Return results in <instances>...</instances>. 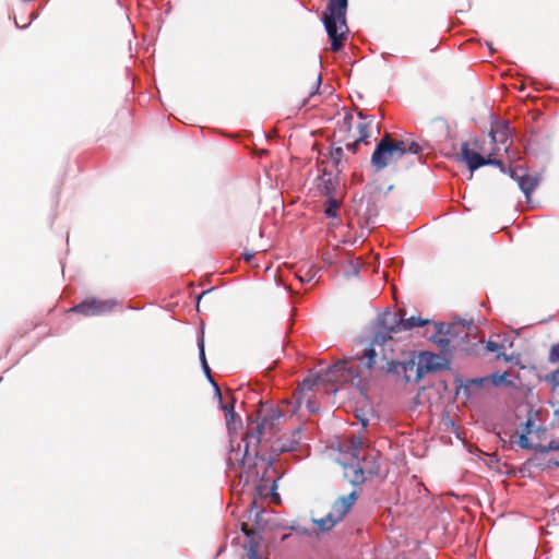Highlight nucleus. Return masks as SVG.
I'll list each match as a JSON object with an SVG mask.
<instances>
[{
  "label": "nucleus",
  "mask_w": 559,
  "mask_h": 559,
  "mask_svg": "<svg viewBox=\"0 0 559 559\" xmlns=\"http://www.w3.org/2000/svg\"><path fill=\"white\" fill-rule=\"evenodd\" d=\"M508 377V373H495L491 376V380L496 385H500L506 382V379Z\"/></svg>",
  "instance_id": "nucleus-27"
},
{
  "label": "nucleus",
  "mask_w": 559,
  "mask_h": 559,
  "mask_svg": "<svg viewBox=\"0 0 559 559\" xmlns=\"http://www.w3.org/2000/svg\"><path fill=\"white\" fill-rule=\"evenodd\" d=\"M359 272V267L357 264L349 262L348 263V270L345 271V275L349 277L350 275H357Z\"/></svg>",
  "instance_id": "nucleus-29"
},
{
  "label": "nucleus",
  "mask_w": 559,
  "mask_h": 559,
  "mask_svg": "<svg viewBox=\"0 0 559 559\" xmlns=\"http://www.w3.org/2000/svg\"><path fill=\"white\" fill-rule=\"evenodd\" d=\"M307 407L311 411V412H316V409L313 407H310V400L308 399L307 400Z\"/></svg>",
  "instance_id": "nucleus-33"
},
{
  "label": "nucleus",
  "mask_w": 559,
  "mask_h": 559,
  "mask_svg": "<svg viewBox=\"0 0 559 559\" xmlns=\"http://www.w3.org/2000/svg\"><path fill=\"white\" fill-rule=\"evenodd\" d=\"M547 433L546 428L536 426L531 418L524 424L521 433L519 435L518 444L522 449H535L540 453L549 451H559V440H550L547 444H543L542 440Z\"/></svg>",
  "instance_id": "nucleus-10"
},
{
  "label": "nucleus",
  "mask_w": 559,
  "mask_h": 559,
  "mask_svg": "<svg viewBox=\"0 0 559 559\" xmlns=\"http://www.w3.org/2000/svg\"><path fill=\"white\" fill-rule=\"evenodd\" d=\"M518 182L520 189L525 193V195L528 198L530 194L534 191V189L538 185V179L534 176L530 175H521L518 177Z\"/></svg>",
  "instance_id": "nucleus-19"
},
{
  "label": "nucleus",
  "mask_w": 559,
  "mask_h": 559,
  "mask_svg": "<svg viewBox=\"0 0 559 559\" xmlns=\"http://www.w3.org/2000/svg\"><path fill=\"white\" fill-rule=\"evenodd\" d=\"M423 146L413 140H395L385 133L378 142L371 155V166L376 171H381L388 166L397 163L407 154L421 155Z\"/></svg>",
  "instance_id": "nucleus-3"
},
{
  "label": "nucleus",
  "mask_w": 559,
  "mask_h": 559,
  "mask_svg": "<svg viewBox=\"0 0 559 559\" xmlns=\"http://www.w3.org/2000/svg\"><path fill=\"white\" fill-rule=\"evenodd\" d=\"M323 381H329L326 379V372L324 374L310 376L304 379V381L299 384L298 389L294 393L296 406L294 407L293 412L301 406L306 392L311 391L313 386L319 385V383Z\"/></svg>",
  "instance_id": "nucleus-14"
},
{
  "label": "nucleus",
  "mask_w": 559,
  "mask_h": 559,
  "mask_svg": "<svg viewBox=\"0 0 559 559\" xmlns=\"http://www.w3.org/2000/svg\"><path fill=\"white\" fill-rule=\"evenodd\" d=\"M248 559H260L259 555H254V556H251V555H247Z\"/></svg>",
  "instance_id": "nucleus-34"
},
{
  "label": "nucleus",
  "mask_w": 559,
  "mask_h": 559,
  "mask_svg": "<svg viewBox=\"0 0 559 559\" xmlns=\"http://www.w3.org/2000/svg\"><path fill=\"white\" fill-rule=\"evenodd\" d=\"M319 273V269L316 265H306L299 267L297 272V277L301 283H310L317 274Z\"/></svg>",
  "instance_id": "nucleus-20"
},
{
  "label": "nucleus",
  "mask_w": 559,
  "mask_h": 559,
  "mask_svg": "<svg viewBox=\"0 0 559 559\" xmlns=\"http://www.w3.org/2000/svg\"><path fill=\"white\" fill-rule=\"evenodd\" d=\"M210 292H212V289H210V290H207V292H202V296H203V295H205V294H207V293H210Z\"/></svg>",
  "instance_id": "nucleus-37"
},
{
  "label": "nucleus",
  "mask_w": 559,
  "mask_h": 559,
  "mask_svg": "<svg viewBox=\"0 0 559 559\" xmlns=\"http://www.w3.org/2000/svg\"><path fill=\"white\" fill-rule=\"evenodd\" d=\"M459 328L455 324L449 325L447 328V331L443 332V324L440 323L438 326V335L435 336V342L439 345V347L442 349V352H450L451 350V343L454 342L452 337V331ZM464 329V326H461Z\"/></svg>",
  "instance_id": "nucleus-16"
},
{
  "label": "nucleus",
  "mask_w": 559,
  "mask_h": 559,
  "mask_svg": "<svg viewBox=\"0 0 559 559\" xmlns=\"http://www.w3.org/2000/svg\"><path fill=\"white\" fill-rule=\"evenodd\" d=\"M356 499V492L353 491L348 496L341 497L334 502L333 510L338 519H342L350 510Z\"/></svg>",
  "instance_id": "nucleus-18"
},
{
  "label": "nucleus",
  "mask_w": 559,
  "mask_h": 559,
  "mask_svg": "<svg viewBox=\"0 0 559 559\" xmlns=\"http://www.w3.org/2000/svg\"><path fill=\"white\" fill-rule=\"evenodd\" d=\"M340 201H337L336 199L334 198H330L326 202H325V206H324V213L328 217H335L336 214H337V210L340 209Z\"/></svg>",
  "instance_id": "nucleus-22"
},
{
  "label": "nucleus",
  "mask_w": 559,
  "mask_h": 559,
  "mask_svg": "<svg viewBox=\"0 0 559 559\" xmlns=\"http://www.w3.org/2000/svg\"><path fill=\"white\" fill-rule=\"evenodd\" d=\"M344 156V152L342 147H335L331 151V158L334 165L337 167Z\"/></svg>",
  "instance_id": "nucleus-24"
},
{
  "label": "nucleus",
  "mask_w": 559,
  "mask_h": 559,
  "mask_svg": "<svg viewBox=\"0 0 559 559\" xmlns=\"http://www.w3.org/2000/svg\"><path fill=\"white\" fill-rule=\"evenodd\" d=\"M320 84H321V74L317 73V74H314L313 81L308 91L309 98L313 97L316 95V93L318 92V90L320 87Z\"/></svg>",
  "instance_id": "nucleus-23"
},
{
  "label": "nucleus",
  "mask_w": 559,
  "mask_h": 559,
  "mask_svg": "<svg viewBox=\"0 0 559 559\" xmlns=\"http://www.w3.org/2000/svg\"><path fill=\"white\" fill-rule=\"evenodd\" d=\"M340 520L338 516L334 518L332 513H329L325 518L314 520V523L319 530L329 531L334 527Z\"/></svg>",
  "instance_id": "nucleus-21"
},
{
  "label": "nucleus",
  "mask_w": 559,
  "mask_h": 559,
  "mask_svg": "<svg viewBox=\"0 0 559 559\" xmlns=\"http://www.w3.org/2000/svg\"><path fill=\"white\" fill-rule=\"evenodd\" d=\"M552 380L559 383V369L552 373Z\"/></svg>",
  "instance_id": "nucleus-32"
},
{
  "label": "nucleus",
  "mask_w": 559,
  "mask_h": 559,
  "mask_svg": "<svg viewBox=\"0 0 559 559\" xmlns=\"http://www.w3.org/2000/svg\"><path fill=\"white\" fill-rule=\"evenodd\" d=\"M241 531L246 534L248 538V542L245 546L247 555H259L261 536L253 530H250L247 523L241 524Z\"/></svg>",
  "instance_id": "nucleus-17"
},
{
  "label": "nucleus",
  "mask_w": 559,
  "mask_h": 559,
  "mask_svg": "<svg viewBox=\"0 0 559 559\" xmlns=\"http://www.w3.org/2000/svg\"><path fill=\"white\" fill-rule=\"evenodd\" d=\"M254 254H255L254 252L245 251L242 253V257H243L245 261L250 262L254 258Z\"/></svg>",
  "instance_id": "nucleus-30"
},
{
  "label": "nucleus",
  "mask_w": 559,
  "mask_h": 559,
  "mask_svg": "<svg viewBox=\"0 0 559 559\" xmlns=\"http://www.w3.org/2000/svg\"><path fill=\"white\" fill-rule=\"evenodd\" d=\"M199 349H200V360L202 362V366L203 365H206L207 361H206V358H205V352H204V340H203V336L200 338L199 341Z\"/></svg>",
  "instance_id": "nucleus-28"
},
{
  "label": "nucleus",
  "mask_w": 559,
  "mask_h": 559,
  "mask_svg": "<svg viewBox=\"0 0 559 559\" xmlns=\"http://www.w3.org/2000/svg\"><path fill=\"white\" fill-rule=\"evenodd\" d=\"M358 115L362 121L357 124L355 130H353L354 116L350 112L345 114L342 124L338 128V133L341 134L340 141L344 142L345 147L353 154L357 152L359 144L369 143L368 139L370 138L372 124V120H366L361 111Z\"/></svg>",
  "instance_id": "nucleus-9"
},
{
  "label": "nucleus",
  "mask_w": 559,
  "mask_h": 559,
  "mask_svg": "<svg viewBox=\"0 0 559 559\" xmlns=\"http://www.w3.org/2000/svg\"><path fill=\"white\" fill-rule=\"evenodd\" d=\"M377 353L373 346L365 349L362 357L341 360L326 370L329 382H357L359 385L366 371L370 372L376 364Z\"/></svg>",
  "instance_id": "nucleus-4"
},
{
  "label": "nucleus",
  "mask_w": 559,
  "mask_h": 559,
  "mask_svg": "<svg viewBox=\"0 0 559 559\" xmlns=\"http://www.w3.org/2000/svg\"><path fill=\"white\" fill-rule=\"evenodd\" d=\"M348 0H328L322 13V22L331 40L332 51H338L346 40L348 27L346 24Z\"/></svg>",
  "instance_id": "nucleus-5"
},
{
  "label": "nucleus",
  "mask_w": 559,
  "mask_h": 559,
  "mask_svg": "<svg viewBox=\"0 0 559 559\" xmlns=\"http://www.w3.org/2000/svg\"><path fill=\"white\" fill-rule=\"evenodd\" d=\"M549 360L552 362L559 361V343L555 344L549 353Z\"/></svg>",
  "instance_id": "nucleus-26"
},
{
  "label": "nucleus",
  "mask_w": 559,
  "mask_h": 559,
  "mask_svg": "<svg viewBox=\"0 0 559 559\" xmlns=\"http://www.w3.org/2000/svg\"><path fill=\"white\" fill-rule=\"evenodd\" d=\"M338 463L344 477L353 485H360L367 476L380 475L379 455L362 445L360 437H350L341 448Z\"/></svg>",
  "instance_id": "nucleus-2"
},
{
  "label": "nucleus",
  "mask_w": 559,
  "mask_h": 559,
  "mask_svg": "<svg viewBox=\"0 0 559 559\" xmlns=\"http://www.w3.org/2000/svg\"><path fill=\"white\" fill-rule=\"evenodd\" d=\"M308 103V99H305L304 103H302V106H306Z\"/></svg>",
  "instance_id": "nucleus-36"
},
{
  "label": "nucleus",
  "mask_w": 559,
  "mask_h": 559,
  "mask_svg": "<svg viewBox=\"0 0 559 559\" xmlns=\"http://www.w3.org/2000/svg\"><path fill=\"white\" fill-rule=\"evenodd\" d=\"M500 155V146L489 145L485 141L474 140L463 142L461 145L462 160L466 163L472 173L486 165L497 166L504 171V164L499 158Z\"/></svg>",
  "instance_id": "nucleus-7"
},
{
  "label": "nucleus",
  "mask_w": 559,
  "mask_h": 559,
  "mask_svg": "<svg viewBox=\"0 0 559 559\" xmlns=\"http://www.w3.org/2000/svg\"><path fill=\"white\" fill-rule=\"evenodd\" d=\"M407 374L415 376V371H408Z\"/></svg>",
  "instance_id": "nucleus-35"
},
{
  "label": "nucleus",
  "mask_w": 559,
  "mask_h": 559,
  "mask_svg": "<svg viewBox=\"0 0 559 559\" xmlns=\"http://www.w3.org/2000/svg\"><path fill=\"white\" fill-rule=\"evenodd\" d=\"M285 415L281 408L271 407L266 411H259L253 420L250 417L247 431L243 438L245 449L241 459L239 455L241 450H231L228 456V465L234 468V460L238 462L239 466L246 474V481H261L273 483L274 476L269 475L272 467V462L264 457L258 456L257 447L266 437L275 431L278 420Z\"/></svg>",
  "instance_id": "nucleus-1"
},
{
  "label": "nucleus",
  "mask_w": 559,
  "mask_h": 559,
  "mask_svg": "<svg viewBox=\"0 0 559 559\" xmlns=\"http://www.w3.org/2000/svg\"><path fill=\"white\" fill-rule=\"evenodd\" d=\"M486 349H487L488 352H496V353H498L497 358H500V356H501V353H500V352H501V349H502V345H499V344H498V343H496V342H491V341H489V342L487 343V345H486Z\"/></svg>",
  "instance_id": "nucleus-25"
},
{
  "label": "nucleus",
  "mask_w": 559,
  "mask_h": 559,
  "mask_svg": "<svg viewBox=\"0 0 559 559\" xmlns=\"http://www.w3.org/2000/svg\"><path fill=\"white\" fill-rule=\"evenodd\" d=\"M490 142L489 145L500 146L501 151L509 154L512 144L511 129L509 122L506 120H497L491 123L489 131Z\"/></svg>",
  "instance_id": "nucleus-12"
},
{
  "label": "nucleus",
  "mask_w": 559,
  "mask_h": 559,
  "mask_svg": "<svg viewBox=\"0 0 559 559\" xmlns=\"http://www.w3.org/2000/svg\"><path fill=\"white\" fill-rule=\"evenodd\" d=\"M203 369H204L205 373L207 374V377H209L210 381H211V382H212V384L214 385V383H215V382H214V380L212 379V377H211V374H210L211 370H210L209 365H207V364H206V365H203Z\"/></svg>",
  "instance_id": "nucleus-31"
},
{
  "label": "nucleus",
  "mask_w": 559,
  "mask_h": 559,
  "mask_svg": "<svg viewBox=\"0 0 559 559\" xmlns=\"http://www.w3.org/2000/svg\"><path fill=\"white\" fill-rule=\"evenodd\" d=\"M301 440V430L295 429L290 436H283L272 444L273 452L284 453L295 451Z\"/></svg>",
  "instance_id": "nucleus-15"
},
{
  "label": "nucleus",
  "mask_w": 559,
  "mask_h": 559,
  "mask_svg": "<svg viewBox=\"0 0 559 559\" xmlns=\"http://www.w3.org/2000/svg\"><path fill=\"white\" fill-rule=\"evenodd\" d=\"M114 307L115 302L111 300L91 298L83 300L81 304L74 306L71 311L84 316H100L110 312Z\"/></svg>",
  "instance_id": "nucleus-13"
},
{
  "label": "nucleus",
  "mask_w": 559,
  "mask_h": 559,
  "mask_svg": "<svg viewBox=\"0 0 559 559\" xmlns=\"http://www.w3.org/2000/svg\"><path fill=\"white\" fill-rule=\"evenodd\" d=\"M447 361L443 357L432 353H421L418 361L413 359L409 361L397 362L390 361L388 364L389 372H403L405 382H419L428 372L438 371L445 368Z\"/></svg>",
  "instance_id": "nucleus-6"
},
{
  "label": "nucleus",
  "mask_w": 559,
  "mask_h": 559,
  "mask_svg": "<svg viewBox=\"0 0 559 559\" xmlns=\"http://www.w3.org/2000/svg\"><path fill=\"white\" fill-rule=\"evenodd\" d=\"M429 321L419 317H411L404 319L399 318L397 313L385 312L379 319V329L376 332L372 345H384L389 340H392L393 334L401 331L412 330L414 328L424 326Z\"/></svg>",
  "instance_id": "nucleus-8"
},
{
  "label": "nucleus",
  "mask_w": 559,
  "mask_h": 559,
  "mask_svg": "<svg viewBox=\"0 0 559 559\" xmlns=\"http://www.w3.org/2000/svg\"><path fill=\"white\" fill-rule=\"evenodd\" d=\"M215 396L219 401V406L224 411L226 426L228 430H235L241 424L240 417L235 413V403L236 400L230 392H228L225 396L222 394V391L217 383H214Z\"/></svg>",
  "instance_id": "nucleus-11"
}]
</instances>
